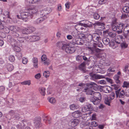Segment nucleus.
<instances>
[{"label": "nucleus", "instance_id": "1", "mask_svg": "<svg viewBox=\"0 0 129 129\" xmlns=\"http://www.w3.org/2000/svg\"><path fill=\"white\" fill-rule=\"evenodd\" d=\"M86 86L87 87L84 89L83 91L86 94L91 95L89 99L94 104L98 105L101 101L102 97L100 93L93 91L90 88L88 87L92 88L94 90H97L98 88V85L94 82H91L87 84Z\"/></svg>", "mask_w": 129, "mask_h": 129}, {"label": "nucleus", "instance_id": "2", "mask_svg": "<svg viewBox=\"0 0 129 129\" xmlns=\"http://www.w3.org/2000/svg\"><path fill=\"white\" fill-rule=\"evenodd\" d=\"M38 9L36 6H32L30 7L28 9L27 12H23L20 13L21 18L19 16L17 15L18 18H21L25 22L27 21L28 19L32 18L33 15L38 12Z\"/></svg>", "mask_w": 129, "mask_h": 129}, {"label": "nucleus", "instance_id": "3", "mask_svg": "<svg viewBox=\"0 0 129 129\" xmlns=\"http://www.w3.org/2000/svg\"><path fill=\"white\" fill-rule=\"evenodd\" d=\"M91 36L93 41L95 42L96 43H94L93 47H88V48L92 52H93L95 50L97 47L102 48L103 47V45L100 42L101 40V38L98 34L97 33L94 34L92 35H91Z\"/></svg>", "mask_w": 129, "mask_h": 129}, {"label": "nucleus", "instance_id": "4", "mask_svg": "<svg viewBox=\"0 0 129 129\" xmlns=\"http://www.w3.org/2000/svg\"><path fill=\"white\" fill-rule=\"evenodd\" d=\"M62 48L66 52L69 53H73L75 51V48L74 47H70L69 45L66 44L63 45Z\"/></svg>", "mask_w": 129, "mask_h": 129}, {"label": "nucleus", "instance_id": "5", "mask_svg": "<svg viewBox=\"0 0 129 129\" xmlns=\"http://www.w3.org/2000/svg\"><path fill=\"white\" fill-rule=\"evenodd\" d=\"M11 19L9 12L5 11L4 12L3 16L1 18V20L3 22H9Z\"/></svg>", "mask_w": 129, "mask_h": 129}, {"label": "nucleus", "instance_id": "6", "mask_svg": "<svg viewBox=\"0 0 129 129\" xmlns=\"http://www.w3.org/2000/svg\"><path fill=\"white\" fill-rule=\"evenodd\" d=\"M11 44L13 47L15 51L18 52L21 51V49L18 46L17 42L15 39H11Z\"/></svg>", "mask_w": 129, "mask_h": 129}, {"label": "nucleus", "instance_id": "7", "mask_svg": "<svg viewBox=\"0 0 129 129\" xmlns=\"http://www.w3.org/2000/svg\"><path fill=\"white\" fill-rule=\"evenodd\" d=\"M51 9L50 8H46L41 10L40 14L41 15V16L43 17L46 16L47 18L48 14L51 12Z\"/></svg>", "mask_w": 129, "mask_h": 129}, {"label": "nucleus", "instance_id": "8", "mask_svg": "<svg viewBox=\"0 0 129 129\" xmlns=\"http://www.w3.org/2000/svg\"><path fill=\"white\" fill-rule=\"evenodd\" d=\"M84 41L83 40L77 37H74L72 40V42L74 45L77 44L82 45L84 43Z\"/></svg>", "mask_w": 129, "mask_h": 129}, {"label": "nucleus", "instance_id": "9", "mask_svg": "<svg viewBox=\"0 0 129 129\" xmlns=\"http://www.w3.org/2000/svg\"><path fill=\"white\" fill-rule=\"evenodd\" d=\"M100 91L106 93H110L112 90V88L108 86H101L100 88Z\"/></svg>", "mask_w": 129, "mask_h": 129}, {"label": "nucleus", "instance_id": "10", "mask_svg": "<svg viewBox=\"0 0 129 129\" xmlns=\"http://www.w3.org/2000/svg\"><path fill=\"white\" fill-rule=\"evenodd\" d=\"M41 59L44 65H48L50 64V61L47 58V57L45 55L43 54L42 56Z\"/></svg>", "mask_w": 129, "mask_h": 129}, {"label": "nucleus", "instance_id": "11", "mask_svg": "<svg viewBox=\"0 0 129 129\" xmlns=\"http://www.w3.org/2000/svg\"><path fill=\"white\" fill-rule=\"evenodd\" d=\"M90 123L88 121L83 122L80 124V127L81 128L85 129H92V127L91 126H89Z\"/></svg>", "mask_w": 129, "mask_h": 129}, {"label": "nucleus", "instance_id": "12", "mask_svg": "<svg viewBox=\"0 0 129 129\" xmlns=\"http://www.w3.org/2000/svg\"><path fill=\"white\" fill-rule=\"evenodd\" d=\"M121 90V88H119L118 90L115 91L116 97L117 98H123L124 96L125 92L123 90H121L120 92V91Z\"/></svg>", "mask_w": 129, "mask_h": 129}, {"label": "nucleus", "instance_id": "13", "mask_svg": "<svg viewBox=\"0 0 129 129\" xmlns=\"http://www.w3.org/2000/svg\"><path fill=\"white\" fill-rule=\"evenodd\" d=\"M81 120L78 119H71L70 121V124L71 126L74 127L78 125Z\"/></svg>", "mask_w": 129, "mask_h": 129}, {"label": "nucleus", "instance_id": "14", "mask_svg": "<svg viewBox=\"0 0 129 129\" xmlns=\"http://www.w3.org/2000/svg\"><path fill=\"white\" fill-rule=\"evenodd\" d=\"M2 22L3 23L4 22H3L1 20L0 22V29L2 30L6 33H8L9 32V27L5 26Z\"/></svg>", "mask_w": 129, "mask_h": 129}, {"label": "nucleus", "instance_id": "15", "mask_svg": "<svg viewBox=\"0 0 129 129\" xmlns=\"http://www.w3.org/2000/svg\"><path fill=\"white\" fill-rule=\"evenodd\" d=\"M91 78L93 80L95 79H100L105 78V76L102 75H99L96 74H94L90 75Z\"/></svg>", "mask_w": 129, "mask_h": 129}, {"label": "nucleus", "instance_id": "16", "mask_svg": "<svg viewBox=\"0 0 129 129\" xmlns=\"http://www.w3.org/2000/svg\"><path fill=\"white\" fill-rule=\"evenodd\" d=\"M84 21L83 24H81L83 26L85 27H91L92 26V25L93 24L92 23L90 22L87 20H84Z\"/></svg>", "mask_w": 129, "mask_h": 129}, {"label": "nucleus", "instance_id": "17", "mask_svg": "<svg viewBox=\"0 0 129 129\" xmlns=\"http://www.w3.org/2000/svg\"><path fill=\"white\" fill-rule=\"evenodd\" d=\"M82 115L81 111L79 110H77L73 112L72 115L74 117L78 118L80 117Z\"/></svg>", "mask_w": 129, "mask_h": 129}, {"label": "nucleus", "instance_id": "18", "mask_svg": "<svg viewBox=\"0 0 129 129\" xmlns=\"http://www.w3.org/2000/svg\"><path fill=\"white\" fill-rule=\"evenodd\" d=\"M123 37L122 35L117 36L115 38V42L119 44L123 41Z\"/></svg>", "mask_w": 129, "mask_h": 129}, {"label": "nucleus", "instance_id": "19", "mask_svg": "<svg viewBox=\"0 0 129 129\" xmlns=\"http://www.w3.org/2000/svg\"><path fill=\"white\" fill-rule=\"evenodd\" d=\"M32 62L33 63V66L35 68H37L38 67V60L37 58L33 57L32 59Z\"/></svg>", "mask_w": 129, "mask_h": 129}, {"label": "nucleus", "instance_id": "20", "mask_svg": "<svg viewBox=\"0 0 129 129\" xmlns=\"http://www.w3.org/2000/svg\"><path fill=\"white\" fill-rule=\"evenodd\" d=\"M46 88L42 87H39V90L40 93L42 95H44L46 93Z\"/></svg>", "mask_w": 129, "mask_h": 129}, {"label": "nucleus", "instance_id": "21", "mask_svg": "<svg viewBox=\"0 0 129 129\" xmlns=\"http://www.w3.org/2000/svg\"><path fill=\"white\" fill-rule=\"evenodd\" d=\"M41 17L35 21V23L37 24H39L42 22L43 21L46 19V17Z\"/></svg>", "mask_w": 129, "mask_h": 129}, {"label": "nucleus", "instance_id": "22", "mask_svg": "<svg viewBox=\"0 0 129 129\" xmlns=\"http://www.w3.org/2000/svg\"><path fill=\"white\" fill-rule=\"evenodd\" d=\"M104 33L105 34H108L110 37L113 38L115 37L116 36V34L115 33L112 32H109L108 30H106V31H104Z\"/></svg>", "mask_w": 129, "mask_h": 129}, {"label": "nucleus", "instance_id": "23", "mask_svg": "<svg viewBox=\"0 0 129 129\" xmlns=\"http://www.w3.org/2000/svg\"><path fill=\"white\" fill-rule=\"evenodd\" d=\"M81 24H83V23H80L75 25V28L77 30H83L84 29L83 27H82V26H83Z\"/></svg>", "mask_w": 129, "mask_h": 129}, {"label": "nucleus", "instance_id": "24", "mask_svg": "<svg viewBox=\"0 0 129 129\" xmlns=\"http://www.w3.org/2000/svg\"><path fill=\"white\" fill-rule=\"evenodd\" d=\"M30 39L32 41H35L38 40L40 39V37L38 36H31Z\"/></svg>", "mask_w": 129, "mask_h": 129}, {"label": "nucleus", "instance_id": "25", "mask_svg": "<svg viewBox=\"0 0 129 129\" xmlns=\"http://www.w3.org/2000/svg\"><path fill=\"white\" fill-rule=\"evenodd\" d=\"M19 28L16 26H12L10 27L9 30L12 31L13 32H16L18 31L19 30Z\"/></svg>", "mask_w": 129, "mask_h": 129}, {"label": "nucleus", "instance_id": "26", "mask_svg": "<svg viewBox=\"0 0 129 129\" xmlns=\"http://www.w3.org/2000/svg\"><path fill=\"white\" fill-rule=\"evenodd\" d=\"M78 107H79L78 105L74 104L71 105L70 107V109L73 111L77 109Z\"/></svg>", "mask_w": 129, "mask_h": 129}, {"label": "nucleus", "instance_id": "27", "mask_svg": "<svg viewBox=\"0 0 129 129\" xmlns=\"http://www.w3.org/2000/svg\"><path fill=\"white\" fill-rule=\"evenodd\" d=\"M124 27H126V25L125 26V24L122 23H119L117 25L118 29L119 30H122Z\"/></svg>", "mask_w": 129, "mask_h": 129}, {"label": "nucleus", "instance_id": "28", "mask_svg": "<svg viewBox=\"0 0 129 129\" xmlns=\"http://www.w3.org/2000/svg\"><path fill=\"white\" fill-rule=\"evenodd\" d=\"M111 100L109 98H105V104L109 106H110V103Z\"/></svg>", "mask_w": 129, "mask_h": 129}, {"label": "nucleus", "instance_id": "29", "mask_svg": "<svg viewBox=\"0 0 129 129\" xmlns=\"http://www.w3.org/2000/svg\"><path fill=\"white\" fill-rule=\"evenodd\" d=\"M102 41L103 43L106 45L109 44L110 42L109 39L107 38H104L102 39Z\"/></svg>", "mask_w": 129, "mask_h": 129}, {"label": "nucleus", "instance_id": "30", "mask_svg": "<svg viewBox=\"0 0 129 129\" xmlns=\"http://www.w3.org/2000/svg\"><path fill=\"white\" fill-rule=\"evenodd\" d=\"M25 124L22 122L21 123H19L16 126V127L18 129H23L24 128Z\"/></svg>", "mask_w": 129, "mask_h": 129}, {"label": "nucleus", "instance_id": "31", "mask_svg": "<svg viewBox=\"0 0 129 129\" xmlns=\"http://www.w3.org/2000/svg\"><path fill=\"white\" fill-rule=\"evenodd\" d=\"M28 31H29L28 27L27 28H23L22 29V32L24 34H30V33H28Z\"/></svg>", "mask_w": 129, "mask_h": 129}, {"label": "nucleus", "instance_id": "32", "mask_svg": "<svg viewBox=\"0 0 129 129\" xmlns=\"http://www.w3.org/2000/svg\"><path fill=\"white\" fill-rule=\"evenodd\" d=\"M7 69L9 71H12L14 68L13 66L11 64H8L7 66Z\"/></svg>", "mask_w": 129, "mask_h": 129}, {"label": "nucleus", "instance_id": "33", "mask_svg": "<svg viewBox=\"0 0 129 129\" xmlns=\"http://www.w3.org/2000/svg\"><path fill=\"white\" fill-rule=\"evenodd\" d=\"M119 76L117 75H115L113 77V78L115 80L117 84L120 83V81L119 80Z\"/></svg>", "mask_w": 129, "mask_h": 129}, {"label": "nucleus", "instance_id": "34", "mask_svg": "<svg viewBox=\"0 0 129 129\" xmlns=\"http://www.w3.org/2000/svg\"><path fill=\"white\" fill-rule=\"evenodd\" d=\"M21 84L23 85H29L31 84V81L30 80L25 81L21 82Z\"/></svg>", "mask_w": 129, "mask_h": 129}, {"label": "nucleus", "instance_id": "35", "mask_svg": "<svg viewBox=\"0 0 129 129\" xmlns=\"http://www.w3.org/2000/svg\"><path fill=\"white\" fill-rule=\"evenodd\" d=\"M40 123L39 120H35L34 122L35 125L36 127H39L40 126Z\"/></svg>", "mask_w": 129, "mask_h": 129}, {"label": "nucleus", "instance_id": "36", "mask_svg": "<svg viewBox=\"0 0 129 129\" xmlns=\"http://www.w3.org/2000/svg\"><path fill=\"white\" fill-rule=\"evenodd\" d=\"M123 12L128 13L129 12V7L128 6L124 7L122 9Z\"/></svg>", "mask_w": 129, "mask_h": 129}, {"label": "nucleus", "instance_id": "37", "mask_svg": "<svg viewBox=\"0 0 129 129\" xmlns=\"http://www.w3.org/2000/svg\"><path fill=\"white\" fill-rule=\"evenodd\" d=\"M124 33V36L127 39L129 38V30H127L126 31H123Z\"/></svg>", "mask_w": 129, "mask_h": 129}, {"label": "nucleus", "instance_id": "38", "mask_svg": "<svg viewBox=\"0 0 129 129\" xmlns=\"http://www.w3.org/2000/svg\"><path fill=\"white\" fill-rule=\"evenodd\" d=\"M128 46V45L125 42H123L121 44V46L122 49L125 48H127Z\"/></svg>", "mask_w": 129, "mask_h": 129}, {"label": "nucleus", "instance_id": "39", "mask_svg": "<svg viewBox=\"0 0 129 129\" xmlns=\"http://www.w3.org/2000/svg\"><path fill=\"white\" fill-rule=\"evenodd\" d=\"M79 86L80 87V89H77V91H78L79 90H82L83 88L85 86V85L83 83H80L79 84Z\"/></svg>", "mask_w": 129, "mask_h": 129}, {"label": "nucleus", "instance_id": "40", "mask_svg": "<svg viewBox=\"0 0 129 129\" xmlns=\"http://www.w3.org/2000/svg\"><path fill=\"white\" fill-rule=\"evenodd\" d=\"M85 64L84 62L82 63L79 66V68L80 70H84L85 68Z\"/></svg>", "mask_w": 129, "mask_h": 129}, {"label": "nucleus", "instance_id": "41", "mask_svg": "<svg viewBox=\"0 0 129 129\" xmlns=\"http://www.w3.org/2000/svg\"><path fill=\"white\" fill-rule=\"evenodd\" d=\"M50 73L49 71H45L43 73L44 76L46 78L48 77L50 75Z\"/></svg>", "mask_w": 129, "mask_h": 129}, {"label": "nucleus", "instance_id": "42", "mask_svg": "<svg viewBox=\"0 0 129 129\" xmlns=\"http://www.w3.org/2000/svg\"><path fill=\"white\" fill-rule=\"evenodd\" d=\"M29 31H28V33H31L34 31L36 30V28L34 27L31 26L28 27Z\"/></svg>", "mask_w": 129, "mask_h": 129}, {"label": "nucleus", "instance_id": "43", "mask_svg": "<svg viewBox=\"0 0 129 129\" xmlns=\"http://www.w3.org/2000/svg\"><path fill=\"white\" fill-rule=\"evenodd\" d=\"M111 86H113L114 89L116 90H118L119 88V86L118 85H116L115 84H111Z\"/></svg>", "mask_w": 129, "mask_h": 129}, {"label": "nucleus", "instance_id": "44", "mask_svg": "<svg viewBox=\"0 0 129 129\" xmlns=\"http://www.w3.org/2000/svg\"><path fill=\"white\" fill-rule=\"evenodd\" d=\"M98 83L102 85H106L107 84L106 81L103 80L98 81Z\"/></svg>", "mask_w": 129, "mask_h": 129}, {"label": "nucleus", "instance_id": "45", "mask_svg": "<svg viewBox=\"0 0 129 129\" xmlns=\"http://www.w3.org/2000/svg\"><path fill=\"white\" fill-rule=\"evenodd\" d=\"M9 60L11 62L14 61L15 59V57L13 55H10L9 57Z\"/></svg>", "mask_w": 129, "mask_h": 129}, {"label": "nucleus", "instance_id": "46", "mask_svg": "<svg viewBox=\"0 0 129 129\" xmlns=\"http://www.w3.org/2000/svg\"><path fill=\"white\" fill-rule=\"evenodd\" d=\"M93 17L94 19L98 20L100 18V16L98 13H95L93 15Z\"/></svg>", "mask_w": 129, "mask_h": 129}, {"label": "nucleus", "instance_id": "47", "mask_svg": "<svg viewBox=\"0 0 129 129\" xmlns=\"http://www.w3.org/2000/svg\"><path fill=\"white\" fill-rule=\"evenodd\" d=\"M77 37L82 39L85 38V36L83 34H78Z\"/></svg>", "mask_w": 129, "mask_h": 129}, {"label": "nucleus", "instance_id": "48", "mask_svg": "<svg viewBox=\"0 0 129 129\" xmlns=\"http://www.w3.org/2000/svg\"><path fill=\"white\" fill-rule=\"evenodd\" d=\"M25 3L27 5L33 4V0H25Z\"/></svg>", "mask_w": 129, "mask_h": 129}, {"label": "nucleus", "instance_id": "49", "mask_svg": "<svg viewBox=\"0 0 129 129\" xmlns=\"http://www.w3.org/2000/svg\"><path fill=\"white\" fill-rule=\"evenodd\" d=\"M115 95V93L113 92H112L110 94V97L109 98L111 100H112L114 99Z\"/></svg>", "mask_w": 129, "mask_h": 129}, {"label": "nucleus", "instance_id": "50", "mask_svg": "<svg viewBox=\"0 0 129 129\" xmlns=\"http://www.w3.org/2000/svg\"><path fill=\"white\" fill-rule=\"evenodd\" d=\"M81 111L83 112H86L89 111V109L88 108H87L85 106L82 108Z\"/></svg>", "mask_w": 129, "mask_h": 129}, {"label": "nucleus", "instance_id": "51", "mask_svg": "<svg viewBox=\"0 0 129 129\" xmlns=\"http://www.w3.org/2000/svg\"><path fill=\"white\" fill-rule=\"evenodd\" d=\"M49 102L51 103L54 104L56 103L55 99L53 98H51L49 99Z\"/></svg>", "mask_w": 129, "mask_h": 129}, {"label": "nucleus", "instance_id": "52", "mask_svg": "<svg viewBox=\"0 0 129 129\" xmlns=\"http://www.w3.org/2000/svg\"><path fill=\"white\" fill-rule=\"evenodd\" d=\"M123 87H129V82L126 81H124L123 82Z\"/></svg>", "mask_w": 129, "mask_h": 129}, {"label": "nucleus", "instance_id": "53", "mask_svg": "<svg viewBox=\"0 0 129 129\" xmlns=\"http://www.w3.org/2000/svg\"><path fill=\"white\" fill-rule=\"evenodd\" d=\"M115 70V68L114 67H111L108 69V71L110 72H114Z\"/></svg>", "mask_w": 129, "mask_h": 129}, {"label": "nucleus", "instance_id": "54", "mask_svg": "<svg viewBox=\"0 0 129 129\" xmlns=\"http://www.w3.org/2000/svg\"><path fill=\"white\" fill-rule=\"evenodd\" d=\"M28 62V59L24 57H23L22 58V62L24 64H25L27 63Z\"/></svg>", "mask_w": 129, "mask_h": 129}, {"label": "nucleus", "instance_id": "55", "mask_svg": "<svg viewBox=\"0 0 129 129\" xmlns=\"http://www.w3.org/2000/svg\"><path fill=\"white\" fill-rule=\"evenodd\" d=\"M17 39L20 43H22L24 42L25 39L23 37H18Z\"/></svg>", "mask_w": 129, "mask_h": 129}, {"label": "nucleus", "instance_id": "56", "mask_svg": "<svg viewBox=\"0 0 129 129\" xmlns=\"http://www.w3.org/2000/svg\"><path fill=\"white\" fill-rule=\"evenodd\" d=\"M101 22H97L94 23H93V25L96 27H98L101 25Z\"/></svg>", "mask_w": 129, "mask_h": 129}, {"label": "nucleus", "instance_id": "57", "mask_svg": "<svg viewBox=\"0 0 129 129\" xmlns=\"http://www.w3.org/2000/svg\"><path fill=\"white\" fill-rule=\"evenodd\" d=\"M122 2L125 3V5L126 6H129V1L128 0H123Z\"/></svg>", "mask_w": 129, "mask_h": 129}, {"label": "nucleus", "instance_id": "58", "mask_svg": "<svg viewBox=\"0 0 129 129\" xmlns=\"http://www.w3.org/2000/svg\"><path fill=\"white\" fill-rule=\"evenodd\" d=\"M5 90V87L3 86H0V92L3 93Z\"/></svg>", "mask_w": 129, "mask_h": 129}, {"label": "nucleus", "instance_id": "59", "mask_svg": "<svg viewBox=\"0 0 129 129\" xmlns=\"http://www.w3.org/2000/svg\"><path fill=\"white\" fill-rule=\"evenodd\" d=\"M91 125L92 126L95 127L98 125V123L96 122L95 121H94L92 122L91 123Z\"/></svg>", "mask_w": 129, "mask_h": 129}, {"label": "nucleus", "instance_id": "60", "mask_svg": "<svg viewBox=\"0 0 129 129\" xmlns=\"http://www.w3.org/2000/svg\"><path fill=\"white\" fill-rule=\"evenodd\" d=\"M106 0H100L99 2V3L100 5L104 4L106 3Z\"/></svg>", "mask_w": 129, "mask_h": 129}, {"label": "nucleus", "instance_id": "61", "mask_svg": "<svg viewBox=\"0 0 129 129\" xmlns=\"http://www.w3.org/2000/svg\"><path fill=\"white\" fill-rule=\"evenodd\" d=\"M106 79L107 80V81L110 83L111 84H112L113 83V82L112 80L110 78H106Z\"/></svg>", "mask_w": 129, "mask_h": 129}, {"label": "nucleus", "instance_id": "62", "mask_svg": "<svg viewBox=\"0 0 129 129\" xmlns=\"http://www.w3.org/2000/svg\"><path fill=\"white\" fill-rule=\"evenodd\" d=\"M71 34L74 37L76 38L77 37L78 35V34L75 31L72 32L71 33Z\"/></svg>", "mask_w": 129, "mask_h": 129}, {"label": "nucleus", "instance_id": "63", "mask_svg": "<svg viewBox=\"0 0 129 129\" xmlns=\"http://www.w3.org/2000/svg\"><path fill=\"white\" fill-rule=\"evenodd\" d=\"M41 75L40 73H38L35 75V78L37 79H39L41 77Z\"/></svg>", "mask_w": 129, "mask_h": 129}, {"label": "nucleus", "instance_id": "64", "mask_svg": "<svg viewBox=\"0 0 129 129\" xmlns=\"http://www.w3.org/2000/svg\"><path fill=\"white\" fill-rule=\"evenodd\" d=\"M127 71L129 72V65L126 66L124 69V72H126Z\"/></svg>", "mask_w": 129, "mask_h": 129}]
</instances>
